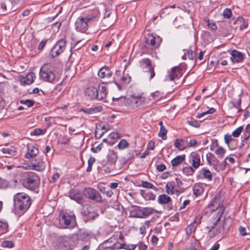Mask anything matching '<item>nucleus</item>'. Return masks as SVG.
Segmentation results:
<instances>
[{
  "instance_id": "1",
  "label": "nucleus",
  "mask_w": 250,
  "mask_h": 250,
  "mask_svg": "<svg viewBox=\"0 0 250 250\" xmlns=\"http://www.w3.org/2000/svg\"><path fill=\"white\" fill-rule=\"evenodd\" d=\"M14 206L17 213L21 215L29 208L31 202L30 197L24 193H18L14 196Z\"/></svg>"
},
{
  "instance_id": "2",
  "label": "nucleus",
  "mask_w": 250,
  "mask_h": 250,
  "mask_svg": "<svg viewBox=\"0 0 250 250\" xmlns=\"http://www.w3.org/2000/svg\"><path fill=\"white\" fill-rule=\"evenodd\" d=\"M77 225L76 216L72 212L61 211L59 214V227L72 229Z\"/></svg>"
},
{
  "instance_id": "3",
  "label": "nucleus",
  "mask_w": 250,
  "mask_h": 250,
  "mask_svg": "<svg viewBox=\"0 0 250 250\" xmlns=\"http://www.w3.org/2000/svg\"><path fill=\"white\" fill-rule=\"evenodd\" d=\"M40 184L39 176L33 172H27L22 180V185L26 188L33 190Z\"/></svg>"
},
{
  "instance_id": "4",
  "label": "nucleus",
  "mask_w": 250,
  "mask_h": 250,
  "mask_svg": "<svg viewBox=\"0 0 250 250\" xmlns=\"http://www.w3.org/2000/svg\"><path fill=\"white\" fill-rule=\"evenodd\" d=\"M53 69V66L52 64L49 63L44 64L40 69V77L46 82L54 83L56 80Z\"/></svg>"
},
{
  "instance_id": "5",
  "label": "nucleus",
  "mask_w": 250,
  "mask_h": 250,
  "mask_svg": "<svg viewBox=\"0 0 250 250\" xmlns=\"http://www.w3.org/2000/svg\"><path fill=\"white\" fill-rule=\"evenodd\" d=\"M97 14L94 12L89 14L86 17H79L75 22L76 30L80 32H85L88 28V22L93 18H96Z\"/></svg>"
},
{
  "instance_id": "6",
  "label": "nucleus",
  "mask_w": 250,
  "mask_h": 250,
  "mask_svg": "<svg viewBox=\"0 0 250 250\" xmlns=\"http://www.w3.org/2000/svg\"><path fill=\"white\" fill-rule=\"evenodd\" d=\"M83 195L94 201L99 203L103 202L102 197L100 193L94 188H86L83 190Z\"/></svg>"
},
{
  "instance_id": "7",
  "label": "nucleus",
  "mask_w": 250,
  "mask_h": 250,
  "mask_svg": "<svg viewBox=\"0 0 250 250\" xmlns=\"http://www.w3.org/2000/svg\"><path fill=\"white\" fill-rule=\"evenodd\" d=\"M66 43L64 39H61L56 43L50 53L52 58L56 57L63 52L66 48Z\"/></svg>"
},
{
  "instance_id": "8",
  "label": "nucleus",
  "mask_w": 250,
  "mask_h": 250,
  "mask_svg": "<svg viewBox=\"0 0 250 250\" xmlns=\"http://www.w3.org/2000/svg\"><path fill=\"white\" fill-rule=\"evenodd\" d=\"M183 74V69L179 66L173 67L167 71L165 81H173L179 79Z\"/></svg>"
},
{
  "instance_id": "9",
  "label": "nucleus",
  "mask_w": 250,
  "mask_h": 250,
  "mask_svg": "<svg viewBox=\"0 0 250 250\" xmlns=\"http://www.w3.org/2000/svg\"><path fill=\"white\" fill-rule=\"evenodd\" d=\"M161 42L159 37H155L151 34H148L146 37V45L151 46L152 48L159 47Z\"/></svg>"
},
{
  "instance_id": "10",
  "label": "nucleus",
  "mask_w": 250,
  "mask_h": 250,
  "mask_svg": "<svg viewBox=\"0 0 250 250\" xmlns=\"http://www.w3.org/2000/svg\"><path fill=\"white\" fill-rule=\"evenodd\" d=\"M144 102V98L142 97H134L126 100V105L128 108L133 109L140 106Z\"/></svg>"
},
{
  "instance_id": "11",
  "label": "nucleus",
  "mask_w": 250,
  "mask_h": 250,
  "mask_svg": "<svg viewBox=\"0 0 250 250\" xmlns=\"http://www.w3.org/2000/svg\"><path fill=\"white\" fill-rule=\"evenodd\" d=\"M223 213V211L222 210H219V211L217 213V218L216 219V222L214 223L213 226L211 227V229L208 231V235L210 237H213L218 233L221 232V229L219 226L218 230H214V229H216L215 226L216 225V223L219 222L220 221L221 217Z\"/></svg>"
},
{
  "instance_id": "12",
  "label": "nucleus",
  "mask_w": 250,
  "mask_h": 250,
  "mask_svg": "<svg viewBox=\"0 0 250 250\" xmlns=\"http://www.w3.org/2000/svg\"><path fill=\"white\" fill-rule=\"evenodd\" d=\"M189 162L194 169L197 168L201 164L200 155L197 152H192L189 156Z\"/></svg>"
},
{
  "instance_id": "13",
  "label": "nucleus",
  "mask_w": 250,
  "mask_h": 250,
  "mask_svg": "<svg viewBox=\"0 0 250 250\" xmlns=\"http://www.w3.org/2000/svg\"><path fill=\"white\" fill-rule=\"evenodd\" d=\"M96 89L97 92H96V96L95 99L98 100H103L104 99L107 94V91L105 86L99 85Z\"/></svg>"
},
{
  "instance_id": "14",
  "label": "nucleus",
  "mask_w": 250,
  "mask_h": 250,
  "mask_svg": "<svg viewBox=\"0 0 250 250\" xmlns=\"http://www.w3.org/2000/svg\"><path fill=\"white\" fill-rule=\"evenodd\" d=\"M34 170L38 171H43L45 168V164L41 157H39L35 160V162L33 163Z\"/></svg>"
},
{
  "instance_id": "15",
  "label": "nucleus",
  "mask_w": 250,
  "mask_h": 250,
  "mask_svg": "<svg viewBox=\"0 0 250 250\" xmlns=\"http://www.w3.org/2000/svg\"><path fill=\"white\" fill-rule=\"evenodd\" d=\"M83 213L87 220H93L98 215L91 207H89L84 210Z\"/></svg>"
},
{
  "instance_id": "16",
  "label": "nucleus",
  "mask_w": 250,
  "mask_h": 250,
  "mask_svg": "<svg viewBox=\"0 0 250 250\" xmlns=\"http://www.w3.org/2000/svg\"><path fill=\"white\" fill-rule=\"evenodd\" d=\"M212 161L213 162V165L214 168L217 171H220L224 169L227 164L225 161H224L222 163H219L218 160L214 157H212Z\"/></svg>"
},
{
  "instance_id": "17",
  "label": "nucleus",
  "mask_w": 250,
  "mask_h": 250,
  "mask_svg": "<svg viewBox=\"0 0 250 250\" xmlns=\"http://www.w3.org/2000/svg\"><path fill=\"white\" fill-rule=\"evenodd\" d=\"M231 55L230 59L233 62H241L244 60L243 54L236 50H233L231 52Z\"/></svg>"
},
{
  "instance_id": "18",
  "label": "nucleus",
  "mask_w": 250,
  "mask_h": 250,
  "mask_svg": "<svg viewBox=\"0 0 250 250\" xmlns=\"http://www.w3.org/2000/svg\"><path fill=\"white\" fill-rule=\"evenodd\" d=\"M39 151L38 148L34 146H28V152L25 154V157L26 159H30L36 157L39 153Z\"/></svg>"
},
{
  "instance_id": "19",
  "label": "nucleus",
  "mask_w": 250,
  "mask_h": 250,
  "mask_svg": "<svg viewBox=\"0 0 250 250\" xmlns=\"http://www.w3.org/2000/svg\"><path fill=\"white\" fill-rule=\"evenodd\" d=\"M98 75L101 78H109L112 76V72L108 67L105 66L99 70Z\"/></svg>"
},
{
  "instance_id": "20",
  "label": "nucleus",
  "mask_w": 250,
  "mask_h": 250,
  "mask_svg": "<svg viewBox=\"0 0 250 250\" xmlns=\"http://www.w3.org/2000/svg\"><path fill=\"white\" fill-rule=\"evenodd\" d=\"M1 151L3 154H6L7 157L15 156L17 154L16 148L12 146H6L1 148Z\"/></svg>"
},
{
  "instance_id": "21",
  "label": "nucleus",
  "mask_w": 250,
  "mask_h": 250,
  "mask_svg": "<svg viewBox=\"0 0 250 250\" xmlns=\"http://www.w3.org/2000/svg\"><path fill=\"white\" fill-rule=\"evenodd\" d=\"M205 187V185L202 183L195 184L192 188L193 194L195 196L197 197L203 194L204 191Z\"/></svg>"
},
{
  "instance_id": "22",
  "label": "nucleus",
  "mask_w": 250,
  "mask_h": 250,
  "mask_svg": "<svg viewBox=\"0 0 250 250\" xmlns=\"http://www.w3.org/2000/svg\"><path fill=\"white\" fill-rule=\"evenodd\" d=\"M96 87L90 86L87 88L84 92L85 96L89 99L93 100L96 98Z\"/></svg>"
},
{
  "instance_id": "23",
  "label": "nucleus",
  "mask_w": 250,
  "mask_h": 250,
  "mask_svg": "<svg viewBox=\"0 0 250 250\" xmlns=\"http://www.w3.org/2000/svg\"><path fill=\"white\" fill-rule=\"evenodd\" d=\"M118 159V155L117 152L113 150H109L108 151L107 159L108 162L113 164L116 162Z\"/></svg>"
},
{
  "instance_id": "24",
  "label": "nucleus",
  "mask_w": 250,
  "mask_h": 250,
  "mask_svg": "<svg viewBox=\"0 0 250 250\" xmlns=\"http://www.w3.org/2000/svg\"><path fill=\"white\" fill-rule=\"evenodd\" d=\"M70 198L76 201L79 204H82L83 202V199L82 195L76 191H72L70 193Z\"/></svg>"
},
{
  "instance_id": "25",
  "label": "nucleus",
  "mask_w": 250,
  "mask_h": 250,
  "mask_svg": "<svg viewBox=\"0 0 250 250\" xmlns=\"http://www.w3.org/2000/svg\"><path fill=\"white\" fill-rule=\"evenodd\" d=\"M130 216L132 217L143 218L142 208L137 207L130 212Z\"/></svg>"
},
{
  "instance_id": "26",
  "label": "nucleus",
  "mask_w": 250,
  "mask_h": 250,
  "mask_svg": "<svg viewBox=\"0 0 250 250\" xmlns=\"http://www.w3.org/2000/svg\"><path fill=\"white\" fill-rule=\"evenodd\" d=\"M185 155H179L176 156L171 161L172 167H176L181 164L185 159Z\"/></svg>"
},
{
  "instance_id": "27",
  "label": "nucleus",
  "mask_w": 250,
  "mask_h": 250,
  "mask_svg": "<svg viewBox=\"0 0 250 250\" xmlns=\"http://www.w3.org/2000/svg\"><path fill=\"white\" fill-rule=\"evenodd\" d=\"M171 202V199L169 196L166 194H161L158 196V202L160 204H168Z\"/></svg>"
},
{
  "instance_id": "28",
  "label": "nucleus",
  "mask_w": 250,
  "mask_h": 250,
  "mask_svg": "<svg viewBox=\"0 0 250 250\" xmlns=\"http://www.w3.org/2000/svg\"><path fill=\"white\" fill-rule=\"evenodd\" d=\"M141 66L144 69H147L149 67L155 66L151 63V61L148 58H145L140 61Z\"/></svg>"
},
{
  "instance_id": "29",
  "label": "nucleus",
  "mask_w": 250,
  "mask_h": 250,
  "mask_svg": "<svg viewBox=\"0 0 250 250\" xmlns=\"http://www.w3.org/2000/svg\"><path fill=\"white\" fill-rule=\"evenodd\" d=\"M35 77L34 73H29L26 77L23 78L22 82L26 84H30L34 82Z\"/></svg>"
},
{
  "instance_id": "30",
  "label": "nucleus",
  "mask_w": 250,
  "mask_h": 250,
  "mask_svg": "<svg viewBox=\"0 0 250 250\" xmlns=\"http://www.w3.org/2000/svg\"><path fill=\"white\" fill-rule=\"evenodd\" d=\"M143 218H145L148 216L154 213L156 211L152 208H142Z\"/></svg>"
},
{
  "instance_id": "31",
  "label": "nucleus",
  "mask_w": 250,
  "mask_h": 250,
  "mask_svg": "<svg viewBox=\"0 0 250 250\" xmlns=\"http://www.w3.org/2000/svg\"><path fill=\"white\" fill-rule=\"evenodd\" d=\"M183 174L187 176L192 175L194 172V168L192 167L188 166L183 167L182 169Z\"/></svg>"
},
{
  "instance_id": "32",
  "label": "nucleus",
  "mask_w": 250,
  "mask_h": 250,
  "mask_svg": "<svg viewBox=\"0 0 250 250\" xmlns=\"http://www.w3.org/2000/svg\"><path fill=\"white\" fill-rule=\"evenodd\" d=\"M102 107L101 106H95L94 107L87 108L83 110V112L86 114H93L102 110Z\"/></svg>"
},
{
  "instance_id": "33",
  "label": "nucleus",
  "mask_w": 250,
  "mask_h": 250,
  "mask_svg": "<svg viewBox=\"0 0 250 250\" xmlns=\"http://www.w3.org/2000/svg\"><path fill=\"white\" fill-rule=\"evenodd\" d=\"M184 140L182 139H176L174 141V146L180 150H183L186 148V146L183 144Z\"/></svg>"
},
{
  "instance_id": "34",
  "label": "nucleus",
  "mask_w": 250,
  "mask_h": 250,
  "mask_svg": "<svg viewBox=\"0 0 250 250\" xmlns=\"http://www.w3.org/2000/svg\"><path fill=\"white\" fill-rule=\"evenodd\" d=\"M215 154L217 155L219 158H222L224 157L226 153L225 149L222 146H219L215 151Z\"/></svg>"
},
{
  "instance_id": "35",
  "label": "nucleus",
  "mask_w": 250,
  "mask_h": 250,
  "mask_svg": "<svg viewBox=\"0 0 250 250\" xmlns=\"http://www.w3.org/2000/svg\"><path fill=\"white\" fill-rule=\"evenodd\" d=\"M167 130L165 128V127H160L158 136L160 137H161L163 140H165L167 139Z\"/></svg>"
},
{
  "instance_id": "36",
  "label": "nucleus",
  "mask_w": 250,
  "mask_h": 250,
  "mask_svg": "<svg viewBox=\"0 0 250 250\" xmlns=\"http://www.w3.org/2000/svg\"><path fill=\"white\" fill-rule=\"evenodd\" d=\"M45 132V130L42 129L41 128H36L30 133V134L32 136H39L44 134Z\"/></svg>"
},
{
  "instance_id": "37",
  "label": "nucleus",
  "mask_w": 250,
  "mask_h": 250,
  "mask_svg": "<svg viewBox=\"0 0 250 250\" xmlns=\"http://www.w3.org/2000/svg\"><path fill=\"white\" fill-rule=\"evenodd\" d=\"M202 171H203V174L204 178L208 179L209 181L212 180V176L211 172L209 170L203 168Z\"/></svg>"
},
{
  "instance_id": "38",
  "label": "nucleus",
  "mask_w": 250,
  "mask_h": 250,
  "mask_svg": "<svg viewBox=\"0 0 250 250\" xmlns=\"http://www.w3.org/2000/svg\"><path fill=\"white\" fill-rule=\"evenodd\" d=\"M86 42L87 41L84 39L78 41L76 42L74 48H75L77 50L79 49L83 46L86 43Z\"/></svg>"
},
{
  "instance_id": "39",
  "label": "nucleus",
  "mask_w": 250,
  "mask_h": 250,
  "mask_svg": "<svg viewBox=\"0 0 250 250\" xmlns=\"http://www.w3.org/2000/svg\"><path fill=\"white\" fill-rule=\"evenodd\" d=\"M167 193L168 194H173L174 193V187L171 183H168L166 186Z\"/></svg>"
},
{
  "instance_id": "40",
  "label": "nucleus",
  "mask_w": 250,
  "mask_h": 250,
  "mask_svg": "<svg viewBox=\"0 0 250 250\" xmlns=\"http://www.w3.org/2000/svg\"><path fill=\"white\" fill-rule=\"evenodd\" d=\"M215 111V109L214 108H212V107L210 108L208 110H207L205 112H203L201 113H199L198 115H197L196 118H198V119L201 118V117H202L203 116H204L205 115H207L208 114H212Z\"/></svg>"
},
{
  "instance_id": "41",
  "label": "nucleus",
  "mask_w": 250,
  "mask_h": 250,
  "mask_svg": "<svg viewBox=\"0 0 250 250\" xmlns=\"http://www.w3.org/2000/svg\"><path fill=\"white\" fill-rule=\"evenodd\" d=\"M118 146L119 149H123L128 146V143L125 140L122 139L120 141L118 145Z\"/></svg>"
},
{
  "instance_id": "42",
  "label": "nucleus",
  "mask_w": 250,
  "mask_h": 250,
  "mask_svg": "<svg viewBox=\"0 0 250 250\" xmlns=\"http://www.w3.org/2000/svg\"><path fill=\"white\" fill-rule=\"evenodd\" d=\"M67 238H65V242L64 243L61 247L62 250H72L73 247L71 245H69L68 243L67 242Z\"/></svg>"
},
{
  "instance_id": "43",
  "label": "nucleus",
  "mask_w": 250,
  "mask_h": 250,
  "mask_svg": "<svg viewBox=\"0 0 250 250\" xmlns=\"http://www.w3.org/2000/svg\"><path fill=\"white\" fill-rule=\"evenodd\" d=\"M20 103L26 105L28 107H31L34 104L35 102L29 99L21 100L20 101Z\"/></svg>"
},
{
  "instance_id": "44",
  "label": "nucleus",
  "mask_w": 250,
  "mask_h": 250,
  "mask_svg": "<svg viewBox=\"0 0 250 250\" xmlns=\"http://www.w3.org/2000/svg\"><path fill=\"white\" fill-rule=\"evenodd\" d=\"M243 129V126H241L237 128L235 130H234L232 133V135L234 138L238 137L241 133L242 132V130Z\"/></svg>"
},
{
  "instance_id": "45",
  "label": "nucleus",
  "mask_w": 250,
  "mask_h": 250,
  "mask_svg": "<svg viewBox=\"0 0 250 250\" xmlns=\"http://www.w3.org/2000/svg\"><path fill=\"white\" fill-rule=\"evenodd\" d=\"M104 134V132L102 131L101 129H100V128L97 127H96L95 131V137L96 139H100Z\"/></svg>"
},
{
  "instance_id": "46",
  "label": "nucleus",
  "mask_w": 250,
  "mask_h": 250,
  "mask_svg": "<svg viewBox=\"0 0 250 250\" xmlns=\"http://www.w3.org/2000/svg\"><path fill=\"white\" fill-rule=\"evenodd\" d=\"M155 65L154 66H152L151 67H149L147 68V69L146 70V72H147L148 74H149V78L150 79H152L154 77L155 75V73L154 72V68H155Z\"/></svg>"
},
{
  "instance_id": "47",
  "label": "nucleus",
  "mask_w": 250,
  "mask_h": 250,
  "mask_svg": "<svg viewBox=\"0 0 250 250\" xmlns=\"http://www.w3.org/2000/svg\"><path fill=\"white\" fill-rule=\"evenodd\" d=\"M121 135L117 132H112L108 136V138L113 141L119 139Z\"/></svg>"
},
{
  "instance_id": "48",
  "label": "nucleus",
  "mask_w": 250,
  "mask_h": 250,
  "mask_svg": "<svg viewBox=\"0 0 250 250\" xmlns=\"http://www.w3.org/2000/svg\"><path fill=\"white\" fill-rule=\"evenodd\" d=\"M195 227L192 224L188 225L186 229V231L188 235L191 234L193 231H194Z\"/></svg>"
},
{
  "instance_id": "49",
  "label": "nucleus",
  "mask_w": 250,
  "mask_h": 250,
  "mask_svg": "<svg viewBox=\"0 0 250 250\" xmlns=\"http://www.w3.org/2000/svg\"><path fill=\"white\" fill-rule=\"evenodd\" d=\"M1 246L3 248H11L14 247V244L11 241H4L1 243Z\"/></svg>"
},
{
  "instance_id": "50",
  "label": "nucleus",
  "mask_w": 250,
  "mask_h": 250,
  "mask_svg": "<svg viewBox=\"0 0 250 250\" xmlns=\"http://www.w3.org/2000/svg\"><path fill=\"white\" fill-rule=\"evenodd\" d=\"M124 246H125V245L123 244H121L119 247H117L115 244H113V245H110V246L105 247L104 248L105 249H110L111 250H113L115 249H124L125 248Z\"/></svg>"
},
{
  "instance_id": "51",
  "label": "nucleus",
  "mask_w": 250,
  "mask_h": 250,
  "mask_svg": "<svg viewBox=\"0 0 250 250\" xmlns=\"http://www.w3.org/2000/svg\"><path fill=\"white\" fill-rule=\"evenodd\" d=\"M141 186L143 188L149 189H153L154 188V186L151 183L148 182L147 181H142Z\"/></svg>"
},
{
  "instance_id": "52",
  "label": "nucleus",
  "mask_w": 250,
  "mask_h": 250,
  "mask_svg": "<svg viewBox=\"0 0 250 250\" xmlns=\"http://www.w3.org/2000/svg\"><path fill=\"white\" fill-rule=\"evenodd\" d=\"M8 225L7 222L0 221V229L3 231H6Z\"/></svg>"
},
{
  "instance_id": "53",
  "label": "nucleus",
  "mask_w": 250,
  "mask_h": 250,
  "mask_svg": "<svg viewBox=\"0 0 250 250\" xmlns=\"http://www.w3.org/2000/svg\"><path fill=\"white\" fill-rule=\"evenodd\" d=\"M232 15L231 11L229 9L226 8L223 12V16L225 18L229 19Z\"/></svg>"
},
{
  "instance_id": "54",
  "label": "nucleus",
  "mask_w": 250,
  "mask_h": 250,
  "mask_svg": "<svg viewBox=\"0 0 250 250\" xmlns=\"http://www.w3.org/2000/svg\"><path fill=\"white\" fill-rule=\"evenodd\" d=\"M188 124L193 127H198L200 126V124L197 120H191V121H187Z\"/></svg>"
},
{
  "instance_id": "55",
  "label": "nucleus",
  "mask_w": 250,
  "mask_h": 250,
  "mask_svg": "<svg viewBox=\"0 0 250 250\" xmlns=\"http://www.w3.org/2000/svg\"><path fill=\"white\" fill-rule=\"evenodd\" d=\"M244 137L242 138V144H241V147H243L244 146V142L248 140L250 138V132L247 133V132H246L244 134Z\"/></svg>"
},
{
  "instance_id": "56",
  "label": "nucleus",
  "mask_w": 250,
  "mask_h": 250,
  "mask_svg": "<svg viewBox=\"0 0 250 250\" xmlns=\"http://www.w3.org/2000/svg\"><path fill=\"white\" fill-rule=\"evenodd\" d=\"M232 134L230 135L229 134H227L225 135V136H224L225 142L227 145H229V143L233 140L232 137Z\"/></svg>"
},
{
  "instance_id": "57",
  "label": "nucleus",
  "mask_w": 250,
  "mask_h": 250,
  "mask_svg": "<svg viewBox=\"0 0 250 250\" xmlns=\"http://www.w3.org/2000/svg\"><path fill=\"white\" fill-rule=\"evenodd\" d=\"M102 146V143H101L99 144L96 147H92L91 150L93 152L97 153L101 150Z\"/></svg>"
},
{
  "instance_id": "58",
  "label": "nucleus",
  "mask_w": 250,
  "mask_h": 250,
  "mask_svg": "<svg viewBox=\"0 0 250 250\" xmlns=\"http://www.w3.org/2000/svg\"><path fill=\"white\" fill-rule=\"evenodd\" d=\"M208 26L209 28L213 31H215L217 29V25L214 22L210 23L209 21H208Z\"/></svg>"
},
{
  "instance_id": "59",
  "label": "nucleus",
  "mask_w": 250,
  "mask_h": 250,
  "mask_svg": "<svg viewBox=\"0 0 250 250\" xmlns=\"http://www.w3.org/2000/svg\"><path fill=\"white\" fill-rule=\"evenodd\" d=\"M188 56L189 59L193 60L195 57V53L194 51L192 50H188Z\"/></svg>"
},
{
  "instance_id": "60",
  "label": "nucleus",
  "mask_w": 250,
  "mask_h": 250,
  "mask_svg": "<svg viewBox=\"0 0 250 250\" xmlns=\"http://www.w3.org/2000/svg\"><path fill=\"white\" fill-rule=\"evenodd\" d=\"M22 167L25 169H30L34 170V166L32 163L31 164H25L24 166H22Z\"/></svg>"
},
{
  "instance_id": "61",
  "label": "nucleus",
  "mask_w": 250,
  "mask_h": 250,
  "mask_svg": "<svg viewBox=\"0 0 250 250\" xmlns=\"http://www.w3.org/2000/svg\"><path fill=\"white\" fill-rule=\"evenodd\" d=\"M166 168V167L164 164H161L157 167V169L160 172L164 171Z\"/></svg>"
},
{
  "instance_id": "62",
  "label": "nucleus",
  "mask_w": 250,
  "mask_h": 250,
  "mask_svg": "<svg viewBox=\"0 0 250 250\" xmlns=\"http://www.w3.org/2000/svg\"><path fill=\"white\" fill-rule=\"evenodd\" d=\"M100 129H101V130L105 133L106 132H107L109 130V125L107 124L103 125L101 128H99Z\"/></svg>"
},
{
  "instance_id": "63",
  "label": "nucleus",
  "mask_w": 250,
  "mask_h": 250,
  "mask_svg": "<svg viewBox=\"0 0 250 250\" xmlns=\"http://www.w3.org/2000/svg\"><path fill=\"white\" fill-rule=\"evenodd\" d=\"M138 246L139 250H146L147 248V246L143 243H140L138 244Z\"/></svg>"
},
{
  "instance_id": "64",
  "label": "nucleus",
  "mask_w": 250,
  "mask_h": 250,
  "mask_svg": "<svg viewBox=\"0 0 250 250\" xmlns=\"http://www.w3.org/2000/svg\"><path fill=\"white\" fill-rule=\"evenodd\" d=\"M239 231L240 234L242 236H245L247 234L246 229L243 227H240L239 228Z\"/></svg>"
}]
</instances>
